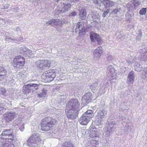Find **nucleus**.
<instances>
[{"mask_svg": "<svg viewBox=\"0 0 147 147\" xmlns=\"http://www.w3.org/2000/svg\"><path fill=\"white\" fill-rule=\"evenodd\" d=\"M93 3L95 4H98V1L97 0H93Z\"/></svg>", "mask_w": 147, "mask_h": 147, "instance_id": "a18cd8bd", "label": "nucleus"}, {"mask_svg": "<svg viewBox=\"0 0 147 147\" xmlns=\"http://www.w3.org/2000/svg\"><path fill=\"white\" fill-rule=\"evenodd\" d=\"M103 53L102 48L101 47H99L96 49L93 52L94 58L95 60H98L100 58Z\"/></svg>", "mask_w": 147, "mask_h": 147, "instance_id": "2eb2a0df", "label": "nucleus"}, {"mask_svg": "<svg viewBox=\"0 0 147 147\" xmlns=\"http://www.w3.org/2000/svg\"><path fill=\"white\" fill-rule=\"evenodd\" d=\"M24 129V125H22L20 127V130L21 131H23Z\"/></svg>", "mask_w": 147, "mask_h": 147, "instance_id": "c03bdc74", "label": "nucleus"}, {"mask_svg": "<svg viewBox=\"0 0 147 147\" xmlns=\"http://www.w3.org/2000/svg\"><path fill=\"white\" fill-rule=\"evenodd\" d=\"M76 13L75 12H73L71 13L70 15V16H76Z\"/></svg>", "mask_w": 147, "mask_h": 147, "instance_id": "ea45409f", "label": "nucleus"}, {"mask_svg": "<svg viewBox=\"0 0 147 147\" xmlns=\"http://www.w3.org/2000/svg\"><path fill=\"white\" fill-rule=\"evenodd\" d=\"M90 130V133L89 135L93 138V140L96 141V143L98 144V140L99 134V129L95 128V127L93 126H91L89 128Z\"/></svg>", "mask_w": 147, "mask_h": 147, "instance_id": "0eeeda50", "label": "nucleus"}, {"mask_svg": "<svg viewBox=\"0 0 147 147\" xmlns=\"http://www.w3.org/2000/svg\"><path fill=\"white\" fill-rule=\"evenodd\" d=\"M25 63V60L24 58L20 55L16 57L13 61L14 67L18 69L22 67Z\"/></svg>", "mask_w": 147, "mask_h": 147, "instance_id": "423d86ee", "label": "nucleus"}, {"mask_svg": "<svg viewBox=\"0 0 147 147\" xmlns=\"http://www.w3.org/2000/svg\"><path fill=\"white\" fill-rule=\"evenodd\" d=\"M1 93L2 95H4L6 93V90L4 88H1L0 89Z\"/></svg>", "mask_w": 147, "mask_h": 147, "instance_id": "f704fd0d", "label": "nucleus"}, {"mask_svg": "<svg viewBox=\"0 0 147 147\" xmlns=\"http://www.w3.org/2000/svg\"><path fill=\"white\" fill-rule=\"evenodd\" d=\"M92 18L94 19V21H95L96 22H97V23L98 22H97V21L96 20H98L99 18V16L98 15V13H95V14H93L92 16Z\"/></svg>", "mask_w": 147, "mask_h": 147, "instance_id": "c756f323", "label": "nucleus"}, {"mask_svg": "<svg viewBox=\"0 0 147 147\" xmlns=\"http://www.w3.org/2000/svg\"><path fill=\"white\" fill-rule=\"evenodd\" d=\"M143 54L144 58H145L146 60H147V52H145Z\"/></svg>", "mask_w": 147, "mask_h": 147, "instance_id": "79ce46f5", "label": "nucleus"}, {"mask_svg": "<svg viewBox=\"0 0 147 147\" xmlns=\"http://www.w3.org/2000/svg\"><path fill=\"white\" fill-rule=\"evenodd\" d=\"M107 113V111L105 109H101L98 111L97 115L96 117L95 122L96 125L101 124L103 118H105Z\"/></svg>", "mask_w": 147, "mask_h": 147, "instance_id": "20e7f679", "label": "nucleus"}, {"mask_svg": "<svg viewBox=\"0 0 147 147\" xmlns=\"http://www.w3.org/2000/svg\"><path fill=\"white\" fill-rule=\"evenodd\" d=\"M45 74L47 78H50V80L52 81L55 77V73L54 70H50L45 72Z\"/></svg>", "mask_w": 147, "mask_h": 147, "instance_id": "a211bd4d", "label": "nucleus"}, {"mask_svg": "<svg viewBox=\"0 0 147 147\" xmlns=\"http://www.w3.org/2000/svg\"><path fill=\"white\" fill-rule=\"evenodd\" d=\"M146 8H142L139 11V13L141 15H144L146 13Z\"/></svg>", "mask_w": 147, "mask_h": 147, "instance_id": "2f4dec72", "label": "nucleus"}, {"mask_svg": "<svg viewBox=\"0 0 147 147\" xmlns=\"http://www.w3.org/2000/svg\"><path fill=\"white\" fill-rule=\"evenodd\" d=\"M39 85L36 84H30L24 86L23 89L24 94H26L31 91H33L37 89Z\"/></svg>", "mask_w": 147, "mask_h": 147, "instance_id": "1a4fd4ad", "label": "nucleus"}, {"mask_svg": "<svg viewBox=\"0 0 147 147\" xmlns=\"http://www.w3.org/2000/svg\"><path fill=\"white\" fill-rule=\"evenodd\" d=\"M98 86V84L96 83H95L91 85L90 86V88L91 89H95Z\"/></svg>", "mask_w": 147, "mask_h": 147, "instance_id": "e433bc0d", "label": "nucleus"}, {"mask_svg": "<svg viewBox=\"0 0 147 147\" xmlns=\"http://www.w3.org/2000/svg\"><path fill=\"white\" fill-rule=\"evenodd\" d=\"M83 114L90 119L94 116L93 111L90 110H88Z\"/></svg>", "mask_w": 147, "mask_h": 147, "instance_id": "b1692460", "label": "nucleus"}, {"mask_svg": "<svg viewBox=\"0 0 147 147\" xmlns=\"http://www.w3.org/2000/svg\"><path fill=\"white\" fill-rule=\"evenodd\" d=\"M71 2H75L76 1H77L78 0H71Z\"/></svg>", "mask_w": 147, "mask_h": 147, "instance_id": "09e8293b", "label": "nucleus"}, {"mask_svg": "<svg viewBox=\"0 0 147 147\" xmlns=\"http://www.w3.org/2000/svg\"><path fill=\"white\" fill-rule=\"evenodd\" d=\"M63 7L60 10V13H63L69 11L71 7V5L70 4H64L63 3Z\"/></svg>", "mask_w": 147, "mask_h": 147, "instance_id": "412c9836", "label": "nucleus"}, {"mask_svg": "<svg viewBox=\"0 0 147 147\" xmlns=\"http://www.w3.org/2000/svg\"><path fill=\"white\" fill-rule=\"evenodd\" d=\"M47 90L45 89V88L43 89L42 93L38 94L39 98H42L45 97L47 94Z\"/></svg>", "mask_w": 147, "mask_h": 147, "instance_id": "cd10ccee", "label": "nucleus"}, {"mask_svg": "<svg viewBox=\"0 0 147 147\" xmlns=\"http://www.w3.org/2000/svg\"><path fill=\"white\" fill-rule=\"evenodd\" d=\"M16 115L17 114L14 112H8L5 114L4 119L6 121L8 122L13 119Z\"/></svg>", "mask_w": 147, "mask_h": 147, "instance_id": "dca6fc26", "label": "nucleus"}, {"mask_svg": "<svg viewBox=\"0 0 147 147\" xmlns=\"http://www.w3.org/2000/svg\"><path fill=\"white\" fill-rule=\"evenodd\" d=\"M19 50L20 53L22 54L26 57H31L32 55V51L29 49L25 46H22L20 47Z\"/></svg>", "mask_w": 147, "mask_h": 147, "instance_id": "9d476101", "label": "nucleus"}, {"mask_svg": "<svg viewBox=\"0 0 147 147\" xmlns=\"http://www.w3.org/2000/svg\"><path fill=\"white\" fill-rule=\"evenodd\" d=\"M90 119L83 114L79 119V121L82 125H86L89 122Z\"/></svg>", "mask_w": 147, "mask_h": 147, "instance_id": "aec40b11", "label": "nucleus"}, {"mask_svg": "<svg viewBox=\"0 0 147 147\" xmlns=\"http://www.w3.org/2000/svg\"><path fill=\"white\" fill-rule=\"evenodd\" d=\"M56 19H53L50 20L49 21L47 22L46 23V24L48 26L49 25H53L55 24V22Z\"/></svg>", "mask_w": 147, "mask_h": 147, "instance_id": "7c9ffc66", "label": "nucleus"}, {"mask_svg": "<svg viewBox=\"0 0 147 147\" xmlns=\"http://www.w3.org/2000/svg\"><path fill=\"white\" fill-rule=\"evenodd\" d=\"M80 105L77 99H72L68 102L65 109L66 116L68 119L73 120L76 118L80 110Z\"/></svg>", "mask_w": 147, "mask_h": 147, "instance_id": "f257e3e1", "label": "nucleus"}, {"mask_svg": "<svg viewBox=\"0 0 147 147\" xmlns=\"http://www.w3.org/2000/svg\"><path fill=\"white\" fill-rule=\"evenodd\" d=\"M126 20H130V19H131V18H127V16H126Z\"/></svg>", "mask_w": 147, "mask_h": 147, "instance_id": "864d4df0", "label": "nucleus"}, {"mask_svg": "<svg viewBox=\"0 0 147 147\" xmlns=\"http://www.w3.org/2000/svg\"><path fill=\"white\" fill-rule=\"evenodd\" d=\"M41 142L39 135L34 134L28 139L27 144L29 147H38Z\"/></svg>", "mask_w": 147, "mask_h": 147, "instance_id": "7ed1b4c3", "label": "nucleus"}, {"mask_svg": "<svg viewBox=\"0 0 147 147\" xmlns=\"http://www.w3.org/2000/svg\"><path fill=\"white\" fill-rule=\"evenodd\" d=\"M107 72L112 78H115L117 73L113 67L111 65L107 67Z\"/></svg>", "mask_w": 147, "mask_h": 147, "instance_id": "f3484780", "label": "nucleus"}, {"mask_svg": "<svg viewBox=\"0 0 147 147\" xmlns=\"http://www.w3.org/2000/svg\"><path fill=\"white\" fill-rule=\"evenodd\" d=\"M92 98V94L90 92L86 93L82 97V103L84 105L88 104L91 100Z\"/></svg>", "mask_w": 147, "mask_h": 147, "instance_id": "4468645a", "label": "nucleus"}, {"mask_svg": "<svg viewBox=\"0 0 147 147\" xmlns=\"http://www.w3.org/2000/svg\"><path fill=\"white\" fill-rule=\"evenodd\" d=\"M5 74H0V76H2L3 77H2V79H3L4 78V75Z\"/></svg>", "mask_w": 147, "mask_h": 147, "instance_id": "8fccbe9b", "label": "nucleus"}, {"mask_svg": "<svg viewBox=\"0 0 147 147\" xmlns=\"http://www.w3.org/2000/svg\"><path fill=\"white\" fill-rule=\"evenodd\" d=\"M36 67L38 69L41 70H45L50 66V62L47 60H38L36 61Z\"/></svg>", "mask_w": 147, "mask_h": 147, "instance_id": "39448f33", "label": "nucleus"}, {"mask_svg": "<svg viewBox=\"0 0 147 147\" xmlns=\"http://www.w3.org/2000/svg\"><path fill=\"white\" fill-rule=\"evenodd\" d=\"M109 11V10L107 9L106 11L104 12L103 14H102V16L104 17H105L107 15Z\"/></svg>", "mask_w": 147, "mask_h": 147, "instance_id": "4c0bfd02", "label": "nucleus"}, {"mask_svg": "<svg viewBox=\"0 0 147 147\" xmlns=\"http://www.w3.org/2000/svg\"><path fill=\"white\" fill-rule=\"evenodd\" d=\"M21 123V121L19 120L15 121L14 122L13 125L15 126L18 125Z\"/></svg>", "mask_w": 147, "mask_h": 147, "instance_id": "c9c22d12", "label": "nucleus"}, {"mask_svg": "<svg viewBox=\"0 0 147 147\" xmlns=\"http://www.w3.org/2000/svg\"><path fill=\"white\" fill-rule=\"evenodd\" d=\"M114 58V57L113 55H109L108 57V59L109 60H111L113 59Z\"/></svg>", "mask_w": 147, "mask_h": 147, "instance_id": "a19ab883", "label": "nucleus"}, {"mask_svg": "<svg viewBox=\"0 0 147 147\" xmlns=\"http://www.w3.org/2000/svg\"><path fill=\"white\" fill-rule=\"evenodd\" d=\"M13 131L12 130H7L3 131L1 135V138L5 139L6 142H11L13 139L12 135Z\"/></svg>", "mask_w": 147, "mask_h": 147, "instance_id": "6e6552de", "label": "nucleus"}, {"mask_svg": "<svg viewBox=\"0 0 147 147\" xmlns=\"http://www.w3.org/2000/svg\"><path fill=\"white\" fill-rule=\"evenodd\" d=\"M5 71L3 67L2 66H0V73L2 72L5 73L6 72Z\"/></svg>", "mask_w": 147, "mask_h": 147, "instance_id": "58836bf2", "label": "nucleus"}, {"mask_svg": "<svg viewBox=\"0 0 147 147\" xmlns=\"http://www.w3.org/2000/svg\"><path fill=\"white\" fill-rule=\"evenodd\" d=\"M76 32H78L79 34H84L85 32V29L83 23L79 22L77 23L76 28Z\"/></svg>", "mask_w": 147, "mask_h": 147, "instance_id": "f8f14e48", "label": "nucleus"}, {"mask_svg": "<svg viewBox=\"0 0 147 147\" xmlns=\"http://www.w3.org/2000/svg\"><path fill=\"white\" fill-rule=\"evenodd\" d=\"M18 40H19L22 41V40H23V38L22 37H19V38L18 39Z\"/></svg>", "mask_w": 147, "mask_h": 147, "instance_id": "49530a36", "label": "nucleus"}, {"mask_svg": "<svg viewBox=\"0 0 147 147\" xmlns=\"http://www.w3.org/2000/svg\"><path fill=\"white\" fill-rule=\"evenodd\" d=\"M106 7L112 6L114 5V3L111 1L108 0H100Z\"/></svg>", "mask_w": 147, "mask_h": 147, "instance_id": "5701e85b", "label": "nucleus"}, {"mask_svg": "<svg viewBox=\"0 0 147 147\" xmlns=\"http://www.w3.org/2000/svg\"><path fill=\"white\" fill-rule=\"evenodd\" d=\"M56 21L55 25H59L61 27L62 26V25L65 22V20H61L57 19H56Z\"/></svg>", "mask_w": 147, "mask_h": 147, "instance_id": "a878e982", "label": "nucleus"}, {"mask_svg": "<svg viewBox=\"0 0 147 147\" xmlns=\"http://www.w3.org/2000/svg\"><path fill=\"white\" fill-rule=\"evenodd\" d=\"M135 70L137 71H140L142 70V66L138 63L136 62L134 65Z\"/></svg>", "mask_w": 147, "mask_h": 147, "instance_id": "bb28decb", "label": "nucleus"}, {"mask_svg": "<svg viewBox=\"0 0 147 147\" xmlns=\"http://www.w3.org/2000/svg\"><path fill=\"white\" fill-rule=\"evenodd\" d=\"M90 39L91 41L95 42L96 40L99 44H101L103 43V41L97 33L91 32L90 35Z\"/></svg>", "mask_w": 147, "mask_h": 147, "instance_id": "9b49d317", "label": "nucleus"}, {"mask_svg": "<svg viewBox=\"0 0 147 147\" xmlns=\"http://www.w3.org/2000/svg\"><path fill=\"white\" fill-rule=\"evenodd\" d=\"M63 147H74L73 144L70 142H65Z\"/></svg>", "mask_w": 147, "mask_h": 147, "instance_id": "c85d7f7f", "label": "nucleus"}, {"mask_svg": "<svg viewBox=\"0 0 147 147\" xmlns=\"http://www.w3.org/2000/svg\"><path fill=\"white\" fill-rule=\"evenodd\" d=\"M10 142L5 140V142L2 143L1 147H14V145Z\"/></svg>", "mask_w": 147, "mask_h": 147, "instance_id": "393cba45", "label": "nucleus"}, {"mask_svg": "<svg viewBox=\"0 0 147 147\" xmlns=\"http://www.w3.org/2000/svg\"><path fill=\"white\" fill-rule=\"evenodd\" d=\"M122 120H125V118L124 117H122Z\"/></svg>", "mask_w": 147, "mask_h": 147, "instance_id": "603ef678", "label": "nucleus"}, {"mask_svg": "<svg viewBox=\"0 0 147 147\" xmlns=\"http://www.w3.org/2000/svg\"><path fill=\"white\" fill-rule=\"evenodd\" d=\"M56 123L55 119L51 117L45 118L42 121L41 129L42 131H47Z\"/></svg>", "mask_w": 147, "mask_h": 147, "instance_id": "f03ea898", "label": "nucleus"}, {"mask_svg": "<svg viewBox=\"0 0 147 147\" xmlns=\"http://www.w3.org/2000/svg\"><path fill=\"white\" fill-rule=\"evenodd\" d=\"M5 40L7 41H9L12 42H15L18 41L17 39H13L8 37H6Z\"/></svg>", "mask_w": 147, "mask_h": 147, "instance_id": "72a5a7b5", "label": "nucleus"}, {"mask_svg": "<svg viewBox=\"0 0 147 147\" xmlns=\"http://www.w3.org/2000/svg\"><path fill=\"white\" fill-rule=\"evenodd\" d=\"M6 108L0 105V115L5 111Z\"/></svg>", "mask_w": 147, "mask_h": 147, "instance_id": "473e14b6", "label": "nucleus"}, {"mask_svg": "<svg viewBox=\"0 0 147 147\" xmlns=\"http://www.w3.org/2000/svg\"><path fill=\"white\" fill-rule=\"evenodd\" d=\"M18 75H19V76H22V75H24L23 74H22V72H20L19 73Z\"/></svg>", "mask_w": 147, "mask_h": 147, "instance_id": "de8ad7c7", "label": "nucleus"}, {"mask_svg": "<svg viewBox=\"0 0 147 147\" xmlns=\"http://www.w3.org/2000/svg\"><path fill=\"white\" fill-rule=\"evenodd\" d=\"M16 30L17 31H18L20 30V29L19 27H18L16 28Z\"/></svg>", "mask_w": 147, "mask_h": 147, "instance_id": "3c124183", "label": "nucleus"}, {"mask_svg": "<svg viewBox=\"0 0 147 147\" xmlns=\"http://www.w3.org/2000/svg\"><path fill=\"white\" fill-rule=\"evenodd\" d=\"M134 73L133 71H131L128 74L127 79V82L128 84H133L135 80Z\"/></svg>", "mask_w": 147, "mask_h": 147, "instance_id": "6ab92c4d", "label": "nucleus"}, {"mask_svg": "<svg viewBox=\"0 0 147 147\" xmlns=\"http://www.w3.org/2000/svg\"><path fill=\"white\" fill-rule=\"evenodd\" d=\"M114 123L113 121H111L108 123L107 126V131L103 134L106 137L109 136L110 135V133L114 131L115 128L114 127Z\"/></svg>", "mask_w": 147, "mask_h": 147, "instance_id": "ddd939ff", "label": "nucleus"}, {"mask_svg": "<svg viewBox=\"0 0 147 147\" xmlns=\"http://www.w3.org/2000/svg\"><path fill=\"white\" fill-rule=\"evenodd\" d=\"M80 11L79 15L80 17L82 20H84L86 17V13L85 10L81 9L79 10Z\"/></svg>", "mask_w": 147, "mask_h": 147, "instance_id": "4be33fe9", "label": "nucleus"}, {"mask_svg": "<svg viewBox=\"0 0 147 147\" xmlns=\"http://www.w3.org/2000/svg\"><path fill=\"white\" fill-rule=\"evenodd\" d=\"M144 71L145 72V76L146 77H147V66L145 69Z\"/></svg>", "mask_w": 147, "mask_h": 147, "instance_id": "37998d69", "label": "nucleus"}]
</instances>
